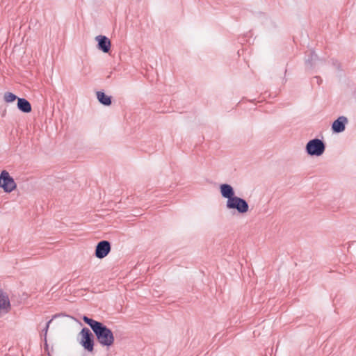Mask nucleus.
<instances>
[{
  "mask_svg": "<svg viewBox=\"0 0 356 356\" xmlns=\"http://www.w3.org/2000/svg\"><path fill=\"white\" fill-rule=\"evenodd\" d=\"M314 79L316 81L318 85H321L322 83V79L319 76H315Z\"/></svg>",
  "mask_w": 356,
  "mask_h": 356,
  "instance_id": "obj_16",
  "label": "nucleus"
},
{
  "mask_svg": "<svg viewBox=\"0 0 356 356\" xmlns=\"http://www.w3.org/2000/svg\"><path fill=\"white\" fill-rule=\"evenodd\" d=\"M11 309L8 296L0 290V317L8 314Z\"/></svg>",
  "mask_w": 356,
  "mask_h": 356,
  "instance_id": "obj_7",
  "label": "nucleus"
},
{
  "mask_svg": "<svg viewBox=\"0 0 356 356\" xmlns=\"http://www.w3.org/2000/svg\"><path fill=\"white\" fill-rule=\"evenodd\" d=\"M17 106L20 111L25 113H29L32 111L31 104L25 98L19 97L17 99Z\"/></svg>",
  "mask_w": 356,
  "mask_h": 356,
  "instance_id": "obj_11",
  "label": "nucleus"
},
{
  "mask_svg": "<svg viewBox=\"0 0 356 356\" xmlns=\"http://www.w3.org/2000/svg\"><path fill=\"white\" fill-rule=\"evenodd\" d=\"M52 321V320H50L49 321L47 324H46V326L44 328V330H42V332H44V338H47V331H48V329H49V324L51 323V322Z\"/></svg>",
  "mask_w": 356,
  "mask_h": 356,
  "instance_id": "obj_15",
  "label": "nucleus"
},
{
  "mask_svg": "<svg viewBox=\"0 0 356 356\" xmlns=\"http://www.w3.org/2000/svg\"><path fill=\"white\" fill-rule=\"evenodd\" d=\"M111 249V243L108 241H101L96 245L95 255L98 259H103L109 254Z\"/></svg>",
  "mask_w": 356,
  "mask_h": 356,
  "instance_id": "obj_6",
  "label": "nucleus"
},
{
  "mask_svg": "<svg viewBox=\"0 0 356 356\" xmlns=\"http://www.w3.org/2000/svg\"><path fill=\"white\" fill-rule=\"evenodd\" d=\"M44 349L45 350H48V344H47V338H44Z\"/></svg>",
  "mask_w": 356,
  "mask_h": 356,
  "instance_id": "obj_17",
  "label": "nucleus"
},
{
  "mask_svg": "<svg viewBox=\"0 0 356 356\" xmlns=\"http://www.w3.org/2000/svg\"><path fill=\"white\" fill-rule=\"evenodd\" d=\"M97 42V48L104 53H108L111 50V42L108 38L105 35H97L95 37Z\"/></svg>",
  "mask_w": 356,
  "mask_h": 356,
  "instance_id": "obj_8",
  "label": "nucleus"
},
{
  "mask_svg": "<svg viewBox=\"0 0 356 356\" xmlns=\"http://www.w3.org/2000/svg\"><path fill=\"white\" fill-rule=\"evenodd\" d=\"M140 214H139V213H138V214H137V216H140ZM134 216H136V214H134Z\"/></svg>",
  "mask_w": 356,
  "mask_h": 356,
  "instance_id": "obj_19",
  "label": "nucleus"
},
{
  "mask_svg": "<svg viewBox=\"0 0 356 356\" xmlns=\"http://www.w3.org/2000/svg\"><path fill=\"white\" fill-rule=\"evenodd\" d=\"M318 60V56L314 51H311L308 58L305 60V64L307 67L313 68L315 66V62Z\"/></svg>",
  "mask_w": 356,
  "mask_h": 356,
  "instance_id": "obj_13",
  "label": "nucleus"
},
{
  "mask_svg": "<svg viewBox=\"0 0 356 356\" xmlns=\"http://www.w3.org/2000/svg\"><path fill=\"white\" fill-rule=\"evenodd\" d=\"M348 123V119L345 116H340L334 120L332 124V131L333 133L339 134L343 132L346 129V124Z\"/></svg>",
  "mask_w": 356,
  "mask_h": 356,
  "instance_id": "obj_9",
  "label": "nucleus"
},
{
  "mask_svg": "<svg viewBox=\"0 0 356 356\" xmlns=\"http://www.w3.org/2000/svg\"><path fill=\"white\" fill-rule=\"evenodd\" d=\"M95 334L86 327L81 329L78 334V341L84 350L88 353L94 351Z\"/></svg>",
  "mask_w": 356,
  "mask_h": 356,
  "instance_id": "obj_2",
  "label": "nucleus"
},
{
  "mask_svg": "<svg viewBox=\"0 0 356 356\" xmlns=\"http://www.w3.org/2000/svg\"><path fill=\"white\" fill-rule=\"evenodd\" d=\"M221 195L227 200H230L235 197V192L233 187L228 184H222L220 186Z\"/></svg>",
  "mask_w": 356,
  "mask_h": 356,
  "instance_id": "obj_10",
  "label": "nucleus"
},
{
  "mask_svg": "<svg viewBox=\"0 0 356 356\" xmlns=\"http://www.w3.org/2000/svg\"><path fill=\"white\" fill-rule=\"evenodd\" d=\"M97 98L100 104L104 106H110L112 104V97L105 94L103 91L96 92Z\"/></svg>",
  "mask_w": 356,
  "mask_h": 356,
  "instance_id": "obj_12",
  "label": "nucleus"
},
{
  "mask_svg": "<svg viewBox=\"0 0 356 356\" xmlns=\"http://www.w3.org/2000/svg\"><path fill=\"white\" fill-rule=\"evenodd\" d=\"M226 207L228 209H235L239 213H245L248 211L249 205L247 201L240 197L235 196L230 200H227Z\"/></svg>",
  "mask_w": 356,
  "mask_h": 356,
  "instance_id": "obj_5",
  "label": "nucleus"
},
{
  "mask_svg": "<svg viewBox=\"0 0 356 356\" xmlns=\"http://www.w3.org/2000/svg\"><path fill=\"white\" fill-rule=\"evenodd\" d=\"M305 150L307 154L311 156H320L325 150V144L321 139L314 138L307 142Z\"/></svg>",
  "mask_w": 356,
  "mask_h": 356,
  "instance_id": "obj_3",
  "label": "nucleus"
},
{
  "mask_svg": "<svg viewBox=\"0 0 356 356\" xmlns=\"http://www.w3.org/2000/svg\"><path fill=\"white\" fill-rule=\"evenodd\" d=\"M333 65H337V68H339V64H337L336 63H333Z\"/></svg>",
  "mask_w": 356,
  "mask_h": 356,
  "instance_id": "obj_18",
  "label": "nucleus"
},
{
  "mask_svg": "<svg viewBox=\"0 0 356 356\" xmlns=\"http://www.w3.org/2000/svg\"><path fill=\"white\" fill-rule=\"evenodd\" d=\"M0 188H2L3 191L7 193L13 192L17 188L15 179L6 170H2L0 173Z\"/></svg>",
  "mask_w": 356,
  "mask_h": 356,
  "instance_id": "obj_4",
  "label": "nucleus"
},
{
  "mask_svg": "<svg viewBox=\"0 0 356 356\" xmlns=\"http://www.w3.org/2000/svg\"><path fill=\"white\" fill-rule=\"evenodd\" d=\"M18 97L10 92H6L4 93L3 99L6 103H11L18 99Z\"/></svg>",
  "mask_w": 356,
  "mask_h": 356,
  "instance_id": "obj_14",
  "label": "nucleus"
},
{
  "mask_svg": "<svg viewBox=\"0 0 356 356\" xmlns=\"http://www.w3.org/2000/svg\"><path fill=\"white\" fill-rule=\"evenodd\" d=\"M82 319L90 327L100 345L110 347L113 344L115 338L110 328L102 322L95 321L85 315L82 317Z\"/></svg>",
  "mask_w": 356,
  "mask_h": 356,
  "instance_id": "obj_1",
  "label": "nucleus"
}]
</instances>
